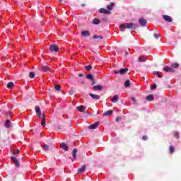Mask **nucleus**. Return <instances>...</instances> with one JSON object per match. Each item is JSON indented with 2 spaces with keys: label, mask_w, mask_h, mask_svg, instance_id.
Instances as JSON below:
<instances>
[{
  "label": "nucleus",
  "mask_w": 181,
  "mask_h": 181,
  "mask_svg": "<svg viewBox=\"0 0 181 181\" xmlns=\"http://www.w3.org/2000/svg\"><path fill=\"white\" fill-rule=\"evenodd\" d=\"M138 25L132 23H126L120 25L119 29L121 32H125V29H136Z\"/></svg>",
  "instance_id": "obj_1"
},
{
  "label": "nucleus",
  "mask_w": 181,
  "mask_h": 181,
  "mask_svg": "<svg viewBox=\"0 0 181 181\" xmlns=\"http://www.w3.org/2000/svg\"><path fill=\"white\" fill-rule=\"evenodd\" d=\"M49 50L52 52L57 53L59 52V47L56 45H52L49 46Z\"/></svg>",
  "instance_id": "obj_2"
},
{
  "label": "nucleus",
  "mask_w": 181,
  "mask_h": 181,
  "mask_svg": "<svg viewBox=\"0 0 181 181\" xmlns=\"http://www.w3.org/2000/svg\"><path fill=\"white\" fill-rule=\"evenodd\" d=\"M127 71H128V68H124V69H121L120 70H118V71H115V74H120L122 76V74H125V73H127Z\"/></svg>",
  "instance_id": "obj_3"
},
{
  "label": "nucleus",
  "mask_w": 181,
  "mask_h": 181,
  "mask_svg": "<svg viewBox=\"0 0 181 181\" xmlns=\"http://www.w3.org/2000/svg\"><path fill=\"white\" fill-rule=\"evenodd\" d=\"M163 71H165L166 73H175V69L169 66H165L163 68Z\"/></svg>",
  "instance_id": "obj_4"
},
{
  "label": "nucleus",
  "mask_w": 181,
  "mask_h": 181,
  "mask_svg": "<svg viewBox=\"0 0 181 181\" xmlns=\"http://www.w3.org/2000/svg\"><path fill=\"white\" fill-rule=\"evenodd\" d=\"M35 112L37 114V117L40 118V117H42V111L40 110V107L39 106L35 107Z\"/></svg>",
  "instance_id": "obj_5"
},
{
  "label": "nucleus",
  "mask_w": 181,
  "mask_h": 181,
  "mask_svg": "<svg viewBox=\"0 0 181 181\" xmlns=\"http://www.w3.org/2000/svg\"><path fill=\"white\" fill-rule=\"evenodd\" d=\"M146 57L140 56L138 57L137 62L139 63H144V62H146Z\"/></svg>",
  "instance_id": "obj_6"
},
{
  "label": "nucleus",
  "mask_w": 181,
  "mask_h": 181,
  "mask_svg": "<svg viewBox=\"0 0 181 181\" xmlns=\"http://www.w3.org/2000/svg\"><path fill=\"white\" fill-rule=\"evenodd\" d=\"M139 23L141 25V26L144 27V26H146L147 22L145 19L140 18V19H139Z\"/></svg>",
  "instance_id": "obj_7"
},
{
  "label": "nucleus",
  "mask_w": 181,
  "mask_h": 181,
  "mask_svg": "<svg viewBox=\"0 0 181 181\" xmlns=\"http://www.w3.org/2000/svg\"><path fill=\"white\" fill-rule=\"evenodd\" d=\"M163 18L164 19V21H165L166 22H172L173 19L172 17L168 16V15H164L163 16Z\"/></svg>",
  "instance_id": "obj_8"
},
{
  "label": "nucleus",
  "mask_w": 181,
  "mask_h": 181,
  "mask_svg": "<svg viewBox=\"0 0 181 181\" xmlns=\"http://www.w3.org/2000/svg\"><path fill=\"white\" fill-rule=\"evenodd\" d=\"M41 70L44 71V73H49V71H50V68L47 66H42Z\"/></svg>",
  "instance_id": "obj_9"
},
{
  "label": "nucleus",
  "mask_w": 181,
  "mask_h": 181,
  "mask_svg": "<svg viewBox=\"0 0 181 181\" xmlns=\"http://www.w3.org/2000/svg\"><path fill=\"white\" fill-rule=\"evenodd\" d=\"M60 148H62V149H63L64 151H69V146H67L66 143H62L60 144Z\"/></svg>",
  "instance_id": "obj_10"
},
{
  "label": "nucleus",
  "mask_w": 181,
  "mask_h": 181,
  "mask_svg": "<svg viewBox=\"0 0 181 181\" xmlns=\"http://www.w3.org/2000/svg\"><path fill=\"white\" fill-rule=\"evenodd\" d=\"M93 90H94V91H101V90H103V87L101 86L96 85L93 86Z\"/></svg>",
  "instance_id": "obj_11"
},
{
  "label": "nucleus",
  "mask_w": 181,
  "mask_h": 181,
  "mask_svg": "<svg viewBox=\"0 0 181 181\" xmlns=\"http://www.w3.org/2000/svg\"><path fill=\"white\" fill-rule=\"evenodd\" d=\"M113 113H114V111L110 110L103 113V117H108L110 115H112Z\"/></svg>",
  "instance_id": "obj_12"
},
{
  "label": "nucleus",
  "mask_w": 181,
  "mask_h": 181,
  "mask_svg": "<svg viewBox=\"0 0 181 181\" xmlns=\"http://www.w3.org/2000/svg\"><path fill=\"white\" fill-rule=\"evenodd\" d=\"M90 31H82L81 32V35L83 37H87L88 36H90Z\"/></svg>",
  "instance_id": "obj_13"
},
{
  "label": "nucleus",
  "mask_w": 181,
  "mask_h": 181,
  "mask_svg": "<svg viewBox=\"0 0 181 181\" xmlns=\"http://www.w3.org/2000/svg\"><path fill=\"white\" fill-rule=\"evenodd\" d=\"M89 95L93 100H100V95H94L93 93H89Z\"/></svg>",
  "instance_id": "obj_14"
},
{
  "label": "nucleus",
  "mask_w": 181,
  "mask_h": 181,
  "mask_svg": "<svg viewBox=\"0 0 181 181\" xmlns=\"http://www.w3.org/2000/svg\"><path fill=\"white\" fill-rule=\"evenodd\" d=\"M42 148L45 152H49V150L50 149V147L47 144L42 145Z\"/></svg>",
  "instance_id": "obj_15"
},
{
  "label": "nucleus",
  "mask_w": 181,
  "mask_h": 181,
  "mask_svg": "<svg viewBox=\"0 0 181 181\" xmlns=\"http://www.w3.org/2000/svg\"><path fill=\"white\" fill-rule=\"evenodd\" d=\"M100 13H105V15H108L111 13V11L105 8H100Z\"/></svg>",
  "instance_id": "obj_16"
},
{
  "label": "nucleus",
  "mask_w": 181,
  "mask_h": 181,
  "mask_svg": "<svg viewBox=\"0 0 181 181\" xmlns=\"http://www.w3.org/2000/svg\"><path fill=\"white\" fill-rule=\"evenodd\" d=\"M12 159H13V161L14 163V165H16V166H17L18 168L20 164H19V161L18 160V158H16V157H15V156H13Z\"/></svg>",
  "instance_id": "obj_17"
},
{
  "label": "nucleus",
  "mask_w": 181,
  "mask_h": 181,
  "mask_svg": "<svg viewBox=\"0 0 181 181\" xmlns=\"http://www.w3.org/2000/svg\"><path fill=\"white\" fill-rule=\"evenodd\" d=\"M98 127V122H95L89 126V129H95Z\"/></svg>",
  "instance_id": "obj_18"
},
{
  "label": "nucleus",
  "mask_w": 181,
  "mask_h": 181,
  "mask_svg": "<svg viewBox=\"0 0 181 181\" xmlns=\"http://www.w3.org/2000/svg\"><path fill=\"white\" fill-rule=\"evenodd\" d=\"M146 101H153L154 98H153V95L151 94L146 96Z\"/></svg>",
  "instance_id": "obj_19"
},
{
  "label": "nucleus",
  "mask_w": 181,
  "mask_h": 181,
  "mask_svg": "<svg viewBox=\"0 0 181 181\" xmlns=\"http://www.w3.org/2000/svg\"><path fill=\"white\" fill-rule=\"evenodd\" d=\"M86 172V165H83L81 168L78 169V173H84Z\"/></svg>",
  "instance_id": "obj_20"
},
{
  "label": "nucleus",
  "mask_w": 181,
  "mask_h": 181,
  "mask_svg": "<svg viewBox=\"0 0 181 181\" xmlns=\"http://www.w3.org/2000/svg\"><path fill=\"white\" fill-rule=\"evenodd\" d=\"M118 100H119L118 95H115L112 99V103H118Z\"/></svg>",
  "instance_id": "obj_21"
},
{
  "label": "nucleus",
  "mask_w": 181,
  "mask_h": 181,
  "mask_svg": "<svg viewBox=\"0 0 181 181\" xmlns=\"http://www.w3.org/2000/svg\"><path fill=\"white\" fill-rule=\"evenodd\" d=\"M72 156L74 160L76 159L77 158V148H74L73 152H72Z\"/></svg>",
  "instance_id": "obj_22"
},
{
  "label": "nucleus",
  "mask_w": 181,
  "mask_h": 181,
  "mask_svg": "<svg viewBox=\"0 0 181 181\" xmlns=\"http://www.w3.org/2000/svg\"><path fill=\"white\" fill-rule=\"evenodd\" d=\"M5 127L6 128H11V127H12V123L11 122V121L6 120L5 123Z\"/></svg>",
  "instance_id": "obj_23"
},
{
  "label": "nucleus",
  "mask_w": 181,
  "mask_h": 181,
  "mask_svg": "<svg viewBox=\"0 0 181 181\" xmlns=\"http://www.w3.org/2000/svg\"><path fill=\"white\" fill-rule=\"evenodd\" d=\"M100 23L101 21L98 18H95L93 21V25H100Z\"/></svg>",
  "instance_id": "obj_24"
},
{
  "label": "nucleus",
  "mask_w": 181,
  "mask_h": 181,
  "mask_svg": "<svg viewBox=\"0 0 181 181\" xmlns=\"http://www.w3.org/2000/svg\"><path fill=\"white\" fill-rule=\"evenodd\" d=\"M14 86H15V84L13 83V82H8L7 83V88H12Z\"/></svg>",
  "instance_id": "obj_25"
},
{
  "label": "nucleus",
  "mask_w": 181,
  "mask_h": 181,
  "mask_svg": "<svg viewBox=\"0 0 181 181\" xmlns=\"http://www.w3.org/2000/svg\"><path fill=\"white\" fill-rule=\"evenodd\" d=\"M114 5H115V4L114 3H111L110 5H108L107 6L108 11H112V8H114Z\"/></svg>",
  "instance_id": "obj_26"
},
{
  "label": "nucleus",
  "mask_w": 181,
  "mask_h": 181,
  "mask_svg": "<svg viewBox=\"0 0 181 181\" xmlns=\"http://www.w3.org/2000/svg\"><path fill=\"white\" fill-rule=\"evenodd\" d=\"M153 74H155V76H157L159 78H162V77H163V76L160 75V71H154Z\"/></svg>",
  "instance_id": "obj_27"
},
{
  "label": "nucleus",
  "mask_w": 181,
  "mask_h": 181,
  "mask_svg": "<svg viewBox=\"0 0 181 181\" xmlns=\"http://www.w3.org/2000/svg\"><path fill=\"white\" fill-rule=\"evenodd\" d=\"M124 87H129V86H131V81L129 80H127L125 82H124Z\"/></svg>",
  "instance_id": "obj_28"
},
{
  "label": "nucleus",
  "mask_w": 181,
  "mask_h": 181,
  "mask_svg": "<svg viewBox=\"0 0 181 181\" xmlns=\"http://www.w3.org/2000/svg\"><path fill=\"white\" fill-rule=\"evenodd\" d=\"M84 107L83 106H77L76 107V110L78 111H79L80 112H83V110H84Z\"/></svg>",
  "instance_id": "obj_29"
},
{
  "label": "nucleus",
  "mask_w": 181,
  "mask_h": 181,
  "mask_svg": "<svg viewBox=\"0 0 181 181\" xmlns=\"http://www.w3.org/2000/svg\"><path fill=\"white\" fill-rule=\"evenodd\" d=\"M54 88L57 91H60L62 90V86L60 85H54Z\"/></svg>",
  "instance_id": "obj_30"
},
{
  "label": "nucleus",
  "mask_w": 181,
  "mask_h": 181,
  "mask_svg": "<svg viewBox=\"0 0 181 181\" xmlns=\"http://www.w3.org/2000/svg\"><path fill=\"white\" fill-rule=\"evenodd\" d=\"M86 78H88V80H93V74H90L86 75Z\"/></svg>",
  "instance_id": "obj_31"
},
{
  "label": "nucleus",
  "mask_w": 181,
  "mask_h": 181,
  "mask_svg": "<svg viewBox=\"0 0 181 181\" xmlns=\"http://www.w3.org/2000/svg\"><path fill=\"white\" fill-rule=\"evenodd\" d=\"M41 125H42V127L46 126V119H42Z\"/></svg>",
  "instance_id": "obj_32"
},
{
  "label": "nucleus",
  "mask_w": 181,
  "mask_h": 181,
  "mask_svg": "<svg viewBox=\"0 0 181 181\" xmlns=\"http://www.w3.org/2000/svg\"><path fill=\"white\" fill-rule=\"evenodd\" d=\"M174 136H175V138H177V139H179V138H180V136H179V132H174Z\"/></svg>",
  "instance_id": "obj_33"
},
{
  "label": "nucleus",
  "mask_w": 181,
  "mask_h": 181,
  "mask_svg": "<svg viewBox=\"0 0 181 181\" xmlns=\"http://www.w3.org/2000/svg\"><path fill=\"white\" fill-rule=\"evenodd\" d=\"M29 77L30 78H35V72H30Z\"/></svg>",
  "instance_id": "obj_34"
},
{
  "label": "nucleus",
  "mask_w": 181,
  "mask_h": 181,
  "mask_svg": "<svg viewBox=\"0 0 181 181\" xmlns=\"http://www.w3.org/2000/svg\"><path fill=\"white\" fill-rule=\"evenodd\" d=\"M93 39H103V37L101 35H93Z\"/></svg>",
  "instance_id": "obj_35"
},
{
  "label": "nucleus",
  "mask_w": 181,
  "mask_h": 181,
  "mask_svg": "<svg viewBox=\"0 0 181 181\" xmlns=\"http://www.w3.org/2000/svg\"><path fill=\"white\" fill-rule=\"evenodd\" d=\"M175 152V148L172 146H170V153H173Z\"/></svg>",
  "instance_id": "obj_36"
},
{
  "label": "nucleus",
  "mask_w": 181,
  "mask_h": 181,
  "mask_svg": "<svg viewBox=\"0 0 181 181\" xmlns=\"http://www.w3.org/2000/svg\"><path fill=\"white\" fill-rule=\"evenodd\" d=\"M172 67H173L174 69H177V67H179V64L175 63V64H173Z\"/></svg>",
  "instance_id": "obj_37"
},
{
  "label": "nucleus",
  "mask_w": 181,
  "mask_h": 181,
  "mask_svg": "<svg viewBox=\"0 0 181 181\" xmlns=\"http://www.w3.org/2000/svg\"><path fill=\"white\" fill-rule=\"evenodd\" d=\"M85 69H86V70L90 71V70H91V69H93V66H92L91 65H88V66H85Z\"/></svg>",
  "instance_id": "obj_38"
},
{
  "label": "nucleus",
  "mask_w": 181,
  "mask_h": 181,
  "mask_svg": "<svg viewBox=\"0 0 181 181\" xmlns=\"http://www.w3.org/2000/svg\"><path fill=\"white\" fill-rule=\"evenodd\" d=\"M155 39H159V37H160V35L159 34L155 33L153 35Z\"/></svg>",
  "instance_id": "obj_39"
},
{
  "label": "nucleus",
  "mask_w": 181,
  "mask_h": 181,
  "mask_svg": "<svg viewBox=\"0 0 181 181\" xmlns=\"http://www.w3.org/2000/svg\"><path fill=\"white\" fill-rule=\"evenodd\" d=\"M116 121H117V122H119V121H121V117H116Z\"/></svg>",
  "instance_id": "obj_40"
},
{
  "label": "nucleus",
  "mask_w": 181,
  "mask_h": 181,
  "mask_svg": "<svg viewBox=\"0 0 181 181\" xmlns=\"http://www.w3.org/2000/svg\"><path fill=\"white\" fill-rule=\"evenodd\" d=\"M151 90H156V85L151 86Z\"/></svg>",
  "instance_id": "obj_41"
},
{
  "label": "nucleus",
  "mask_w": 181,
  "mask_h": 181,
  "mask_svg": "<svg viewBox=\"0 0 181 181\" xmlns=\"http://www.w3.org/2000/svg\"><path fill=\"white\" fill-rule=\"evenodd\" d=\"M147 139H148V136H143V140L144 141H146Z\"/></svg>",
  "instance_id": "obj_42"
},
{
  "label": "nucleus",
  "mask_w": 181,
  "mask_h": 181,
  "mask_svg": "<svg viewBox=\"0 0 181 181\" xmlns=\"http://www.w3.org/2000/svg\"><path fill=\"white\" fill-rule=\"evenodd\" d=\"M91 81H92V86H94V84H95V81L94 80V78L91 80Z\"/></svg>",
  "instance_id": "obj_43"
},
{
  "label": "nucleus",
  "mask_w": 181,
  "mask_h": 181,
  "mask_svg": "<svg viewBox=\"0 0 181 181\" xmlns=\"http://www.w3.org/2000/svg\"><path fill=\"white\" fill-rule=\"evenodd\" d=\"M132 101H133V103H136V99H135V98H132Z\"/></svg>",
  "instance_id": "obj_44"
},
{
  "label": "nucleus",
  "mask_w": 181,
  "mask_h": 181,
  "mask_svg": "<svg viewBox=\"0 0 181 181\" xmlns=\"http://www.w3.org/2000/svg\"><path fill=\"white\" fill-rule=\"evenodd\" d=\"M42 119H46V115L45 114L42 115Z\"/></svg>",
  "instance_id": "obj_45"
},
{
  "label": "nucleus",
  "mask_w": 181,
  "mask_h": 181,
  "mask_svg": "<svg viewBox=\"0 0 181 181\" xmlns=\"http://www.w3.org/2000/svg\"><path fill=\"white\" fill-rule=\"evenodd\" d=\"M13 153H14V155H16V154L19 153V150H17V151H16V152H14Z\"/></svg>",
  "instance_id": "obj_46"
},
{
  "label": "nucleus",
  "mask_w": 181,
  "mask_h": 181,
  "mask_svg": "<svg viewBox=\"0 0 181 181\" xmlns=\"http://www.w3.org/2000/svg\"><path fill=\"white\" fill-rule=\"evenodd\" d=\"M78 77H83V74H79Z\"/></svg>",
  "instance_id": "obj_47"
},
{
  "label": "nucleus",
  "mask_w": 181,
  "mask_h": 181,
  "mask_svg": "<svg viewBox=\"0 0 181 181\" xmlns=\"http://www.w3.org/2000/svg\"><path fill=\"white\" fill-rule=\"evenodd\" d=\"M59 2H62L63 0H59Z\"/></svg>",
  "instance_id": "obj_48"
},
{
  "label": "nucleus",
  "mask_w": 181,
  "mask_h": 181,
  "mask_svg": "<svg viewBox=\"0 0 181 181\" xmlns=\"http://www.w3.org/2000/svg\"><path fill=\"white\" fill-rule=\"evenodd\" d=\"M81 83H82V84H84V81H82Z\"/></svg>",
  "instance_id": "obj_49"
},
{
  "label": "nucleus",
  "mask_w": 181,
  "mask_h": 181,
  "mask_svg": "<svg viewBox=\"0 0 181 181\" xmlns=\"http://www.w3.org/2000/svg\"><path fill=\"white\" fill-rule=\"evenodd\" d=\"M126 54L128 55V52H126Z\"/></svg>",
  "instance_id": "obj_50"
}]
</instances>
